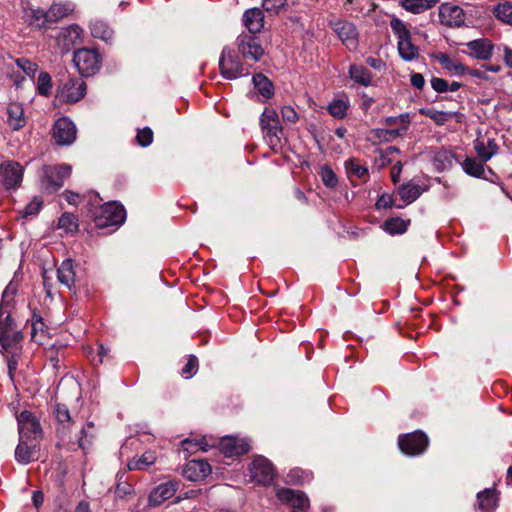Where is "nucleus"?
Here are the masks:
<instances>
[{
	"mask_svg": "<svg viewBox=\"0 0 512 512\" xmlns=\"http://www.w3.org/2000/svg\"><path fill=\"white\" fill-rule=\"evenodd\" d=\"M498 504L494 489H485L477 494V508L482 512H493Z\"/></svg>",
	"mask_w": 512,
	"mask_h": 512,
	"instance_id": "32",
	"label": "nucleus"
},
{
	"mask_svg": "<svg viewBox=\"0 0 512 512\" xmlns=\"http://www.w3.org/2000/svg\"><path fill=\"white\" fill-rule=\"evenodd\" d=\"M439 0H401L400 6L413 14L423 13L433 8Z\"/></svg>",
	"mask_w": 512,
	"mask_h": 512,
	"instance_id": "36",
	"label": "nucleus"
},
{
	"mask_svg": "<svg viewBox=\"0 0 512 512\" xmlns=\"http://www.w3.org/2000/svg\"><path fill=\"white\" fill-rule=\"evenodd\" d=\"M58 227L66 233H73L78 229L77 218L71 213H64L58 220Z\"/></svg>",
	"mask_w": 512,
	"mask_h": 512,
	"instance_id": "46",
	"label": "nucleus"
},
{
	"mask_svg": "<svg viewBox=\"0 0 512 512\" xmlns=\"http://www.w3.org/2000/svg\"><path fill=\"white\" fill-rule=\"evenodd\" d=\"M197 369L198 360L194 355H190L187 363L182 368V375L187 379L191 378L197 372Z\"/></svg>",
	"mask_w": 512,
	"mask_h": 512,
	"instance_id": "54",
	"label": "nucleus"
},
{
	"mask_svg": "<svg viewBox=\"0 0 512 512\" xmlns=\"http://www.w3.org/2000/svg\"><path fill=\"white\" fill-rule=\"evenodd\" d=\"M281 115L285 122L287 123H296L299 119L297 112L291 106H284L281 109Z\"/></svg>",
	"mask_w": 512,
	"mask_h": 512,
	"instance_id": "59",
	"label": "nucleus"
},
{
	"mask_svg": "<svg viewBox=\"0 0 512 512\" xmlns=\"http://www.w3.org/2000/svg\"><path fill=\"white\" fill-rule=\"evenodd\" d=\"M439 19L441 24L450 28H456L464 24L465 13L458 5L443 3L439 7Z\"/></svg>",
	"mask_w": 512,
	"mask_h": 512,
	"instance_id": "17",
	"label": "nucleus"
},
{
	"mask_svg": "<svg viewBox=\"0 0 512 512\" xmlns=\"http://www.w3.org/2000/svg\"><path fill=\"white\" fill-rule=\"evenodd\" d=\"M253 83L258 93L265 99H269L274 94L273 83L263 74H255L253 76Z\"/></svg>",
	"mask_w": 512,
	"mask_h": 512,
	"instance_id": "39",
	"label": "nucleus"
},
{
	"mask_svg": "<svg viewBox=\"0 0 512 512\" xmlns=\"http://www.w3.org/2000/svg\"><path fill=\"white\" fill-rule=\"evenodd\" d=\"M260 125L264 138L272 148L280 145V135L282 127L278 118V114L273 109L266 108L261 115Z\"/></svg>",
	"mask_w": 512,
	"mask_h": 512,
	"instance_id": "8",
	"label": "nucleus"
},
{
	"mask_svg": "<svg viewBox=\"0 0 512 512\" xmlns=\"http://www.w3.org/2000/svg\"><path fill=\"white\" fill-rule=\"evenodd\" d=\"M250 445L247 439L226 436L220 441V450L227 457L240 456L247 453Z\"/></svg>",
	"mask_w": 512,
	"mask_h": 512,
	"instance_id": "20",
	"label": "nucleus"
},
{
	"mask_svg": "<svg viewBox=\"0 0 512 512\" xmlns=\"http://www.w3.org/2000/svg\"><path fill=\"white\" fill-rule=\"evenodd\" d=\"M55 419V433L59 442L57 446L66 447L69 450L89 448L96 437V429L93 422L78 424L72 417L65 404L57 403L52 410Z\"/></svg>",
	"mask_w": 512,
	"mask_h": 512,
	"instance_id": "1",
	"label": "nucleus"
},
{
	"mask_svg": "<svg viewBox=\"0 0 512 512\" xmlns=\"http://www.w3.org/2000/svg\"><path fill=\"white\" fill-rule=\"evenodd\" d=\"M384 230L390 235L403 234L406 232L408 222L399 217L389 218L383 224Z\"/></svg>",
	"mask_w": 512,
	"mask_h": 512,
	"instance_id": "44",
	"label": "nucleus"
},
{
	"mask_svg": "<svg viewBox=\"0 0 512 512\" xmlns=\"http://www.w3.org/2000/svg\"><path fill=\"white\" fill-rule=\"evenodd\" d=\"M219 69L221 75L228 80L237 79L248 72L244 71L240 58L230 47H224L219 59Z\"/></svg>",
	"mask_w": 512,
	"mask_h": 512,
	"instance_id": "7",
	"label": "nucleus"
},
{
	"mask_svg": "<svg viewBox=\"0 0 512 512\" xmlns=\"http://www.w3.org/2000/svg\"><path fill=\"white\" fill-rule=\"evenodd\" d=\"M287 0H263L262 6L265 11L277 14L286 5Z\"/></svg>",
	"mask_w": 512,
	"mask_h": 512,
	"instance_id": "55",
	"label": "nucleus"
},
{
	"mask_svg": "<svg viewBox=\"0 0 512 512\" xmlns=\"http://www.w3.org/2000/svg\"><path fill=\"white\" fill-rule=\"evenodd\" d=\"M57 278L58 281L69 290L75 287L76 272L71 259H65L57 268Z\"/></svg>",
	"mask_w": 512,
	"mask_h": 512,
	"instance_id": "26",
	"label": "nucleus"
},
{
	"mask_svg": "<svg viewBox=\"0 0 512 512\" xmlns=\"http://www.w3.org/2000/svg\"><path fill=\"white\" fill-rule=\"evenodd\" d=\"M16 64L29 77H34L38 70V65L27 58L16 59Z\"/></svg>",
	"mask_w": 512,
	"mask_h": 512,
	"instance_id": "52",
	"label": "nucleus"
},
{
	"mask_svg": "<svg viewBox=\"0 0 512 512\" xmlns=\"http://www.w3.org/2000/svg\"><path fill=\"white\" fill-rule=\"evenodd\" d=\"M51 89V76L47 72H40L37 79V92L42 96H49Z\"/></svg>",
	"mask_w": 512,
	"mask_h": 512,
	"instance_id": "47",
	"label": "nucleus"
},
{
	"mask_svg": "<svg viewBox=\"0 0 512 512\" xmlns=\"http://www.w3.org/2000/svg\"><path fill=\"white\" fill-rule=\"evenodd\" d=\"M73 8L69 4L54 3L47 11V17L49 22H57L58 20L66 17Z\"/></svg>",
	"mask_w": 512,
	"mask_h": 512,
	"instance_id": "43",
	"label": "nucleus"
},
{
	"mask_svg": "<svg viewBox=\"0 0 512 512\" xmlns=\"http://www.w3.org/2000/svg\"><path fill=\"white\" fill-rule=\"evenodd\" d=\"M82 34V28L76 24L62 28L57 36V43L61 47V51L69 52L75 45L81 43Z\"/></svg>",
	"mask_w": 512,
	"mask_h": 512,
	"instance_id": "18",
	"label": "nucleus"
},
{
	"mask_svg": "<svg viewBox=\"0 0 512 512\" xmlns=\"http://www.w3.org/2000/svg\"><path fill=\"white\" fill-rule=\"evenodd\" d=\"M390 27L398 39V52L405 61H412L419 55L418 47L411 42V34L405 23L399 18H392Z\"/></svg>",
	"mask_w": 512,
	"mask_h": 512,
	"instance_id": "3",
	"label": "nucleus"
},
{
	"mask_svg": "<svg viewBox=\"0 0 512 512\" xmlns=\"http://www.w3.org/2000/svg\"><path fill=\"white\" fill-rule=\"evenodd\" d=\"M23 339L22 332L11 318V310H0V345L9 355H18Z\"/></svg>",
	"mask_w": 512,
	"mask_h": 512,
	"instance_id": "2",
	"label": "nucleus"
},
{
	"mask_svg": "<svg viewBox=\"0 0 512 512\" xmlns=\"http://www.w3.org/2000/svg\"><path fill=\"white\" fill-rule=\"evenodd\" d=\"M28 322H30L31 325V339L38 344H43L47 334V327L42 317L33 313L31 319L28 320Z\"/></svg>",
	"mask_w": 512,
	"mask_h": 512,
	"instance_id": "35",
	"label": "nucleus"
},
{
	"mask_svg": "<svg viewBox=\"0 0 512 512\" xmlns=\"http://www.w3.org/2000/svg\"><path fill=\"white\" fill-rule=\"evenodd\" d=\"M287 478H288V482H290V483H303L305 480L304 472L300 469L291 470L288 473Z\"/></svg>",
	"mask_w": 512,
	"mask_h": 512,
	"instance_id": "61",
	"label": "nucleus"
},
{
	"mask_svg": "<svg viewBox=\"0 0 512 512\" xmlns=\"http://www.w3.org/2000/svg\"><path fill=\"white\" fill-rule=\"evenodd\" d=\"M419 113L430 118L436 125L439 126L444 125L454 116V113L452 112L439 111L434 108H420Z\"/></svg>",
	"mask_w": 512,
	"mask_h": 512,
	"instance_id": "41",
	"label": "nucleus"
},
{
	"mask_svg": "<svg viewBox=\"0 0 512 512\" xmlns=\"http://www.w3.org/2000/svg\"><path fill=\"white\" fill-rule=\"evenodd\" d=\"M493 13L495 17L503 23L512 24V5L509 2L506 1L498 4L494 8Z\"/></svg>",
	"mask_w": 512,
	"mask_h": 512,
	"instance_id": "45",
	"label": "nucleus"
},
{
	"mask_svg": "<svg viewBox=\"0 0 512 512\" xmlns=\"http://www.w3.org/2000/svg\"><path fill=\"white\" fill-rule=\"evenodd\" d=\"M406 134L405 127H399L396 129H372L367 134V141L371 142L373 145L382 143V142H390L393 141L397 137H401Z\"/></svg>",
	"mask_w": 512,
	"mask_h": 512,
	"instance_id": "24",
	"label": "nucleus"
},
{
	"mask_svg": "<svg viewBox=\"0 0 512 512\" xmlns=\"http://www.w3.org/2000/svg\"><path fill=\"white\" fill-rule=\"evenodd\" d=\"M435 59L446 69L450 74L456 76L465 75L468 68L464 66L459 60L451 58L448 54L439 52L435 55Z\"/></svg>",
	"mask_w": 512,
	"mask_h": 512,
	"instance_id": "30",
	"label": "nucleus"
},
{
	"mask_svg": "<svg viewBox=\"0 0 512 512\" xmlns=\"http://www.w3.org/2000/svg\"><path fill=\"white\" fill-rule=\"evenodd\" d=\"M277 497L282 503L296 510H304L309 506V500L304 493L289 488L279 489Z\"/></svg>",
	"mask_w": 512,
	"mask_h": 512,
	"instance_id": "21",
	"label": "nucleus"
},
{
	"mask_svg": "<svg viewBox=\"0 0 512 512\" xmlns=\"http://www.w3.org/2000/svg\"><path fill=\"white\" fill-rule=\"evenodd\" d=\"M251 477L262 485H270L275 477L272 463L263 456L256 457L250 466Z\"/></svg>",
	"mask_w": 512,
	"mask_h": 512,
	"instance_id": "15",
	"label": "nucleus"
},
{
	"mask_svg": "<svg viewBox=\"0 0 512 512\" xmlns=\"http://www.w3.org/2000/svg\"><path fill=\"white\" fill-rule=\"evenodd\" d=\"M46 15L47 11L41 9L33 10L31 14L32 23H34L38 27L45 26L46 23H50Z\"/></svg>",
	"mask_w": 512,
	"mask_h": 512,
	"instance_id": "57",
	"label": "nucleus"
},
{
	"mask_svg": "<svg viewBox=\"0 0 512 512\" xmlns=\"http://www.w3.org/2000/svg\"><path fill=\"white\" fill-rule=\"evenodd\" d=\"M410 81H411L412 86L417 88V89H422L424 87V84H425L424 77L420 73H413L411 75Z\"/></svg>",
	"mask_w": 512,
	"mask_h": 512,
	"instance_id": "63",
	"label": "nucleus"
},
{
	"mask_svg": "<svg viewBox=\"0 0 512 512\" xmlns=\"http://www.w3.org/2000/svg\"><path fill=\"white\" fill-rule=\"evenodd\" d=\"M429 440L425 433L415 431L406 435H402L398 439L400 450L410 456L422 454L428 447Z\"/></svg>",
	"mask_w": 512,
	"mask_h": 512,
	"instance_id": "12",
	"label": "nucleus"
},
{
	"mask_svg": "<svg viewBox=\"0 0 512 512\" xmlns=\"http://www.w3.org/2000/svg\"><path fill=\"white\" fill-rule=\"evenodd\" d=\"M24 168L18 162L8 160L0 164V179L6 189H16L20 186Z\"/></svg>",
	"mask_w": 512,
	"mask_h": 512,
	"instance_id": "14",
	"label": "nucleus"
},
{
	"mask_svg": "<svg viewBox=\"0 0 512 512\" xmlns=\"http://www.w3.org/2000/svg\"><path fill=\"white\" fill-rule=\"evenodd\" d=\"M393 206H395L396 208H399V209L404 207V205L395 204L393 197L389 194H382L376 202L377 209L391 208Z\"/></svg>",
	"mask_w": 512,
	"mask_h": 512,
	"instance_id": "56",
	"label": "nucleus"
},
{
	"mask_svg": "<svg viewBox=\"0 0 512 512\" xmlns=\"http://www.w3.org/2000/svg\"><path fill=\"white\" fill-rule=\"evenodd\" d=\"M155 461H156V456H155L154 452L146 451L145 453L142 454L141 457H139L137 459H132L131 461H129L128 468H129V470H145L150 465L155 463Z\"/></svg>",
	"mask_w": 512,
	"mask_h": 512,
	"instance_id": "42",
	"label": "nucleus"
},
{
	"mask_svg": "<svg viewBox=\"0 0 512 512\" xmlns=\"http://www.w3.org/2000/svg\"><path fill=\"white\" fill-rule=\"evenodd\" d=\"M349 76L354 82L366 87L369 86L372 81V73L370 70L361 65H351L349 68Z\"/></svg>",
	"mask_w": 512,
	"mask_h": 512,
	"instance_id": "38",
	"label": "nucleus"
},
{
	"mask_svg": "<svg viewBox=\"0 0 512 512\" xmlns=\"http://www.w3.org/2000/svg\"><path fill=\"white\" fill-rule=\"evenodd\" d=\"M470 55L477 59L487 60L492 55L493 45L488 39H476L466 44Z\"/></svg>",
	"mask_w": 512,
	"mask_h": 512,
	"instance_id": "29",
	"label": "nucleus"
},
{
	"mask_svg": "<svg viewBox=\"0 0 512 512\" xmlns=\"http://www.w3.org/2000/svg\"><path fill=\"white\" fill-rule=\"evenodd\" d=\"M16 294V287L10 283L7 285L2 293V299L0 303V310H10V305Z\"/></svg>",
	"mask_w": 512,
	"mask_h": 512,
	"instance_id": "50",
	"label": "nucleus"
},
{
	"mask_svg": "<svg viewBox=\"0 0 512 512\" xmlns=\"http://www.w3.org/2000/svg\"><path fill=\"white\" fill-rule=\"evenodd\" d=\"M431 87L438 93H445L448 91V82L442 78L433 77Z\"/></svg>",
	"mask_w": 512,
	"mask_h": 512,
	"instance_id": "60",
	"label": "nucleus"
},
{
	"mask_svg": "<svg viewBox=\"0 0 512 512\" xmlns=\"http://www.w3.org/2000/svg\"><path fill=\"white\" fill-rule=\"evenodd\" d=\"M91 35L94 38H99L103 41L111 40L113 36V30L109 25L102 20H94L90 23Z\"/></svg>",
	"mask_w": 512,
	"mask_h": 512,
	"instance_id": "40",
	"label": "nucleus"
},
{
	"mask_svg": "<svg viewBox=\"0 0 512 512\" xmlns=\"http://www.w3.org/2000/svg\"><path fill=\"white\" fill-rule=\"evenodd\" d=\"M236 42L238 51L245 59L259 61L264 55L260 40L254 35L242 33L237 37Z\"/></svg>",
	"mask_w": 512,
	"mask_h": 512,
	"instance_id": "13",
	"label": "nucleus"
},
{
	"mask_svg": "<svg viewBox=\"0 0 512 512\" xmlns=\"http://www.w3.org/2000/svg\"><path fill=\"white\" fill-rule=\"evenodd\" d=\"M474 149L479 159L487 162L496 154L498 146L494 139L481 137L475 140Z\"/></svg>",
	"mask_w": 512,
	"mask_h": 512,
	"instance_id": "27",
	"label": "nucleus"
},
{
	"mask_svg": "<svg viewBox=\"0 0 512 512\" xmlns=\"http://www.w3.org/2000/svg\"><path fill=\"white\" fill-rule=\"evenodd\" d=\"M42 207V202L38 198H34L30 203H28L23 211V217L26 218L28 216L36 215Z\"/></svg>",
	"mask_w": 512,
	"mask_h": 512,
	"instance_id": "58",
	"label": "nucleus"
},
{
	"mask_svg": "<svg viewBox=\"0 0 512 512\" xmlns=\"http://www.w3.org/2000/svg\"><path fill=\"white\" fill-rule=\"evenodd\" d=\"M402 167H403V165H402L401 161H397L391 169V179L394 184L398 183L400 180Z\"/></svg>",
	"mask_w": 512,
	"mask_h": 512,
	"instance_id": "62",
	"label": "nucleus"
},
{
	"mask_svg": "<svg viewBox=\"0 0 512 512\" xmlns=\"http://www.w3.org/2000/svg\"><path fill=\"white\" fill-rule=\"evenodd\" d=\"M86 94V83L81 77L62 75L57 89V98L64 103H75Z\"/></svg>",
	"mask_w": 512,
	"mask_h": 512,
	"instance_id": "5",
	"label": "nucleus"
},
{
	"mask_svg": "<svg viewBox=\"0 0 512 512\" xmlns=\"http://www.w3.org/2000/svg\"><path fill=\"white\" fill-rule=\"evenodd\" d=\"M460 162V158L456 156L452 151L441 148L434 153L433 157V165L435 169L439 172L450 169L453 166V163Z\"/></svg>",
	"mask_w": 512,
	"mask_h": 512,
	"instance_id": "28",
	"label": "nucleus"
},
{
	"mask_svg": "<svg viewBox=\"0 0 512 512\" xmlns=\"http://www.w3.org/2000/svg\"><path fill=\"white\" fill-rule=\"evenodd\" d=\"M242 21L249 33L254 35L264 27V14L259 8H251L244 12Z\"/></svg>",
	"mask_w": 512,
	"mask_h": 512,
	"instance_id": "25",
	"label": "nucleus"
},
{
	"mask_svg": "<svg viewBox=\"0 0 512 512\" xmlns=\"http://www.w3.org/2000/svg\"><path fill=\"white\" fill-rule=\"evenodd\" d=\"M19 439L37 440L42 436L39 419L30 411L24 410L17 416Z\"/></svg>",
	"mask_w": 512,
	"mask_h": 512,
	"instance_id": "11",
	"label": "nucleus"
},
{
	"mask_svg": "<svg viewBox=\"0 0 512 512\" xmlns=\"http://www.w3.org/2000/svg\"><path fill=\"white\" fill-rule=\"evenodd\" d=\"M70 175V165H45L41 168L40 172V181L42 188L48 193L56 192L63 186L65 179L70 177Z\"/></svg>",
	"mask_w": 512,
	"mask_h": 512,
	"instance_id": "4",
	"label": "nucleus"
},
{
	"mask_svg": "<svg viewBox=\"0 0 512 512\" xmlns=\"http://www.w3.org/2000/svg\"><path fill=\"white\" fill-rule=\"evenodd\" d=\"M38 451L36 440L19 439L15 449V459L21 464H28L38 459Z\"/></svg>",
	"mask_w": 512,
	"mask_h": 512,
	"instance_id": "22",
	"label": "nucleus"
},
{
	"mask_svg": "<svg viewBox=\"0 0 512 512\" xmlns=\"http://www.w3.org/2000/svg\"><path fill=\"white\" fill-rule=\"evenodd\" d=\"M320 176L324 185L328 188H334L338 183L336 174L327 165L321 167Z\"/></svg>",
	"mask_w": 512,
	"mask_h": 512,
	"instance_id": "49",
	"label": "nucleus"
},
{
	"mask_svg": "<svg viewBox=\"0 0 512 512\" xmlns=\"http://www.w3.org/2000/svg\"><path fill=\"white\" fill-rule=\"evenodd\" d=\"M76 126L67 117L59 118L53 125L52 136L58 145H70L76 139Z\"/></svg>",
	"mask_w": 512,
	"mask_h": 512,
	"instance_id": "16",
	"label": "nucleus"
},
{
	"mask_svg": "<svg viewBox=\"0 0 512 512\" xmlns=\"http://www.w3.org/2000/svg\"><path fill=\"white\" fill-rule=\"evenodd\" d=\"M484 163L485 161L474 157H466L459 162L466 174L476 178H486Z\"/></svg>",
	"mask_w": 512,
	"mask_h": 512,
	"instance_id": "33",
	"label": "nucleus"
},
{
	"mask_svg": "<svg viewBox=\"0 0 512 512\" xmlns=\"http://www.w3.org/2000/svg\"><path fill=\"white\" fill-rule=\"evenodd\" d=\"M32 501H33L34 506L36 508H39L43 504V501H44L43 493L41 491H34L33 496H32Z\"/></svg>",
	"mask_w": 512,
	"mask_h": 512,
	"instance_id": "64",
	"label": "nucleus"
},
{
	"mask_svg": "<svg viewBox=\"0 0 512 512\" xmlns=\"http://www.w3.org/2000/svg\"><path fill=\"white\" fill-rule=\"evenodd\" d=\"M211 473V466L205 460H191L184 470L183 475L190 481H199Z\"/></svg>",
	"mask_w": 512,
	"mask_h": 512,
	"instance_id": "23",
	"label": "nucleus"
},
{
	"mask_svg": "<svg viewBox=\"0 0 512 512\" xmlns=\"http://www.w3.org/2000/svg\"><path fill=\"white\" fill-rule=\"evenodd\" d=\"M8 124L13 130H19L26 124L24 108L21 103L13 102L7 108Z\"/></svg>",
	"mask_w": 512,
	"mask_h": 512,
	"instance_id": "31",
	"label": "nucleus"
},
{
	"mask_svg": "<svg viewBox=\"0 0 512 512\" xmlns=\"http://www.w3.org/2000/svg\"><path fill=\"white\" fill-rule=\"evenodd\" d=\"M125 218L126 211L117 202L105 203L94 213L95 226L98 228L121 225Z\"/></svg>",
	"mask_w": 512,
	"mask_h": 512,
	"instance_id": "6",
	"label": "nucleus"
},
{
	"mask_svg": "<svg viewBox=\"0 0 512 512\" xmlns=\"http://www.w3.org/2000/svg\"><path fill=\"white\" fill-rule=\"evenodd\" d=\"M329 26L347 49L350 51L356 50L359 43V35L356 26L352 22L336 19L330 21Z\"/></svg>",
	"mask_w": 512,
	"mask_h": 512,
	"instance_id": "10",
	"label": "nucleus"
},
{
	"mask_svg": "<svg viewBox=\"0 0 512 512\" xmlns=\"http://www.w3.org/2000/svg\"><path fill=\"white\" fill-rule=\"evenodd\" d=\"M179 488V482L170 480L155 487L149 494L148 503L152 507L161 505L172 498Z\"/></svg>",
	"mask_w": 512,
	"mask_h": 512,
	"instance_id": "19",
	"label": "nucleus"
},
{
	"mask_svg": "<svg viewBox=\"0 0 512 512\" xmlns=\"http://www.w3.org/2000/svg\"><path fill=\"white\" fill-rule=\"evenodd\" d=\"M347 109H348V105L345 101L343 100H333L329 105H328V112L335 118H338V119H342L346 116V112H347Z\"/></svg>",
	"mask_w": 512,
	"mask_h": 512,
	"instance_id": "48",
	"label": "nucleus"
},
{
	"mask_svg": "<svg viewBox=\"0 0 512 512\" xmlns=\"http://www.w3.org/2000/svg\"><path fill=\"white\" fill-rule=\"evenodd\" d=\"M410 122H411V120H410L409 113H403V114H400L399 116H389L384 119V124L386 126H393V125L401 124L400 127H405L406 132L409 129Z\"/></svg>",
	"mask_w": 512,
	"mask_h": 512,
	"instance_id": "51",
	"label": "nucleus"
},
{
	"mask_svg": "<svg viewBox=\"0 0 512 512\" xmlns=\"http://www.w3.org/2000/svg\"><path fill=\"white\" fill-rule=\"evenodd\" d=\"M397 192L404 204L407 205L416 201L424 189L413 182H407L400 185Z\"/></svg>",
	"mask_w": 512,
	"mask_h": 512,
	"instance_id": "34",
	"label": "nucleus"
},
{
	"mask_svg": "<svg viewBox=\"0 0 512 512\" xmlns=\"http://www.w3.org/2000/svg\"><path fill=\"white\" fill-rule=\"evenodd\" d=\"M345 169L349 178H356L361 181H366L369 178L368 168L361 165L356 158H350L345 162Z\"/></svg>",
	"mask_w": 512,
	"mask_h": 512,
	"instance_id": "37",
	"label": "nucleus"
},
{
	"mask_svg": "<svg viewBox=\"0 0 512 512\" xmlns=\"http://www.w3.org/2000/svg\"><path fill=\"white\" fill-rule=\"evenodd\" d=\"M73 61L82 76L95 74L101 66V56L89 48H81L75 51Z\"/></svg>",
	"mask_w": 512,
	"mask_h": 512,
	"instance_id": "9",
	"label": "nucleus"
},
{
	"mask_svg": "<svg viewBox=\"0 0 512 512\" xmlns=\"http://www.w3.org/2000/svg\"><path fill=\"white\" fill-rule=\"evenodd\" d=\"M136 138L140 146L147 147L153 141V131L149 127H145L138 131Z\"/></svg>",
	"mask_w": 512,
	"mask_h": 512,
	"instance_id": "53",
	"label": "nucleus"
}]
</instances>
